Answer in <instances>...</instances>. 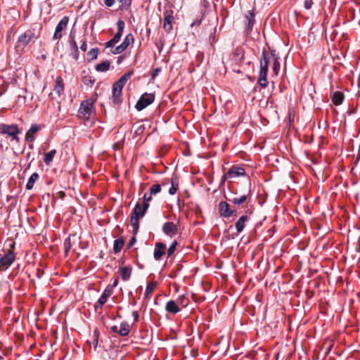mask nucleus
<instances>
[{
  "label": "nucleus",
  "instance_id": "1",
  "mask_svg": "<svg viewBox=\"0 0 360 360\" xmlns=\"http://www.w3.org/2000/svg\"><path fill=\"white\" fill-rule=\"evenodd\" d=\"M273 58L272 70L275 75H278L280 70V63L278 57L276 53L275 50H272L271 53H269L265 49L262 51V58L260 61V70L258 78V84L262 87L265 88L268 85V81L266 75L269 70V64L270 58Z\"/></svg>",
  "mask_w": 360,
  "mask_h": 360
},
{
  "label": "nucleus",
  "instance_id": "2",
  "mask_svg": "<svg viewBox=\"0 0 360 360\" xmlns=\"http://www.w3.org/2000/svg\"><path fill=\"white\" fill-rule=\"evenodd\" d=\"M149 207V204H140L137 202L131 212V224L133 227L134 234H136L139 229V219L142 218L146 213Z\"/></svg>",
  "mask_w": 360,
  "mask_h": 360
},
{
  "label": "nucleus",
  "instance_id": "3",
  "mask_svg": "<svg viewBox=\"0 0 360 360\" xmlns=\"http://www.w3.org/2000/svg\"><path fill=\"white\" fill-rule=\"evenodd\" d=\"M19 133L20 130L17 124H0V134H6L11 136L12 140L18 142Z\"/></svg>",
  "mask_w": 360,
  "mask_h": 360
},
{
  "label": "nucleus",
  "instance_id": "4",
  "mask_svg": "<svg viewBox=\"0 0 360 360\" xmlns=\"http://www.w3.org/2000/svg\"><path fill=\"white\" fill-rule=\"evenodd\" d=\"M94 101L92 99H87L83 101L79 106L78 113L79 116L89 119L93 113Z\"/></svg>",
  "mask_w": 360,
  "mask_h": 360
},
{
  "label": "nucleus",
  "instance_id": "5",
  "mask_svg": "<svg viewBox=\"0 0 360 360\" xmlns=\"http://www.w3.org/2000/svg\"><path fill=\"white\" fill-rule=\"evenodd\" d=\"M154 100L155 95L153 94L144 93L138 100L135 108L138 111H141L153 103Z\"/></svg>",
  "mask_w": 360,
  "mask_h": 360
},
{
  "label": "nucleus",
  "instance_id": "6",
  "mask_svg": "<svg viewBox=\"0 0 360 360\" xmlns=\"http://www.w3.org/2000/svg\"><path fill=\"white\" fill-rule=\"evenodd\" d=\"M32 30H27L25 33L19 36L18 39V46H26L30 41H34L38 38Z\"/></svg>",
  "mask_w": 360,
  "mask_h": 360
},
{
  "label": "nucleus",
  "instance_id": "7",
  "mask_svg": "<svg viewBox=\"0 0 360 360\" xmlns=\"http://www.w3.org/2000/svg\"><path fill=\"white\" fill-rule=\"evenodd\" d=\"M134 41V37L132 34H128L124 39V41L121 44L111 50V53L114 55H117L122 53L125 49L130 45V44Z\"/></svg>",
  "mask_w": 360,
  "mask_h": 360
},
{
  "label": "nucleus",
  "instance_id": "8",
  "mask_svg": "<svg viewBox=\"0 0 360 360\" xmlns=\"http://www.w3.org/2000/svg\"><path fill=\"white\" fill-rule=\"evenodd\" d=\"M15 255L13 250H8L7 253L0 258V269H7L14 262Z\"/></svg>",
  "mask_w": 360,
  "mask_h": 360
},
{
  "label": "nucleus",
  "instance_id": "9",
  "mask_svg": "<svg viewBox=\"0 0 360 360\" xmlns=\"http://www.w3.org/2000/svg\"><path fill=\"white\" fill-rule=\"evenodd\" d=\"M68 22H69V18L68 16H64L62 18V19L59 21V22L56 25V30H55V32H54V34L53 36V40L60 39L62 37V36H63L62 32L66 29Z\"/></svg>",
  "mask_w": 360,
  "mask_h": 360
},
{
  "label": "nucleus",
  "instance_id": "10",
  "mask_svg": "<svg viewBox=\"0 0 360 360\" xmlns=\"http://www.w3.org/2000/svg\"><path fill=\"white\" fill-rule=\"evenodd\" d=\"M123 86L115 82L112 86V103L115 105H118L122 101Z\"/></svg>",
  "mask_w": 360,
  "mask_h": 360
},
{
  "label": "nucleus",
  "instance_id": "11",
  "mask_svg": "<svg viewBox=\"0 0 360 360\" xmlns=\"http://www.w3.org/2000/svg\"><path fill=\"white\" fill-rule=\"evenodd\" d=\"M79 242V238L76 233L70 234L64 241L65 253L67 255L71 248Z\"/></svg>",
  "mask_w": 360,
  "mask_h": 360
},
{
  "label": "nucleus",
  "instance_id": "12",
  "mask_svg": "<svg viewBox=\"0 0 360 360\" xmlns=\"http://www.w3.org/2000/svg\"><path fill=\"white\" fill-rule=\"evenodd\" d=\"M162 231L165 235L172 237L173 236H175L177 234L178 228H177V226L174 223H173L172 221H167L163 224Z\"/></svg>",
  "mask_w": 360,
  "mask_h": 360
},
{
  "label": "nucleus",
  "instance_id": "13",
  "mask_svg": "<svg viewBox=\"0 0 360 360\" xmlns=\"http://www.w3.org/2000/svg\"><path fill=\"white\" fill-rule=\"evenodd\" d=\"M112 294V288L110 285L107 286L95 305L96 309H97L98 307L102 308L103 305L106 302L108 298Z\"/></svg>",
  "mask_w": 360,
  "mask_h": 360
},
{
  "label": "nucleus",
  "instance_id": "14",
  "mask_svg": "<svg viewBox=\"0 0 360 360\" xmlns=\"http://www.w3.org/2000/svg\"><path fill=\"white\" fill-rule=\"evenodd\" d=\"M229 178H236L238 176H243L245 175V170L243 167L233 165L227 172Z\"/></svg>",
  "mask_w": 360,
  "mask_h": 360
},
{
  "label": "nucleus",
  "instance_id": "15",
  "mask_svg": "<svg viewBox=\"0 0 360 360\" xmlns=\"http://www.w3.org/2000/svg\"><path fill=\"white\" fill-rule=\"evenodd\" d=\"M166 245L163 243L159 242L155 244L153 256L155 260L161 259L165 254Z\"/></svg>",
  "mask_w": 360,
  "mask_h": 360
},
{
  "label": "nucleus",
  "instance_id": "16",
  "mask_svg": "<svg viewBox=\"0 0 360 360\" xmlns=\"http://www.w3.org/2000/svg\"><path fill=\"white\" fill-rule=\"evenodd\" d=\"M245 19L247 21V25L245 27V32L247 34H250L252 30L253 25L255 24V13L252 11H248L247 15H245Z\"/></svg>",
  "mask_w": 360,
  "mask_h": 360
},
{
  "label": "nucleus",
  "instance_id": "17",
  "mask_svg": "<svg viewBox=\"0 0 360 360\" xmlns=\"http://www.w3.org/2000/svg\"><path fill=\"white\" fill-rule=\"evenodd\" d=\"M40 129L41 127L39 125L37 124H32L25 134V140L29 142H32L34 140V134L38 132Z\"/></svg>",
  "mask_w": 360,
  "mask_h": 360
},
{
  "label": "nucleus",
  "instance_id": "18",
  "mask_svg": "<svg viewBox=\"0 0 360 360\" xmlns=\"http://www.w3.org/2000/svg\"><path fill=\"white\" fill-rule=\"evenodd\" d=\"M173 11L170 14H167L164 18L163 29L166 32H170L173 28L172 22L174 20Z\"/></svg>",
  "mask_w": 360,
  "mask_h": 360
},
{
  "label": "nucleus",
  "instance_id": "19",
  "mask_svg": "<svg viewBox=\"0 0 360 360\" xmlns=\"http://www.w3.org/2000/svg\"><path fill=\"white\" fill-rule=\"evenodd\" d=\"M230 205L226 201H221L219 203V214L224 218H229V213L230 211Z\"/></svg>",
  "mask_w": 360,
  "mask_h": 360
},
{
  "label": "nucleus",
  "instance_id": "20",
  "mask_svg": "<svg viewBox=\"0 0 360 360\" xmlns=\"http://www.w3.org/2000/svg\"><path fill=\"white\" fill-rule=\"evenodd\" d=\"M165 310L169 313L175 314L179 312L181 309H180L176 301L169 300L166 304Z\"/></svg>",
  "mask_w": 360,
  "mask_h": 360
},
{
  "label": "nucleus",
  "instance_id": "21",
  "mask_svg": "<svg viewBox=\"0 0 360 360\" xmlns=\"http://www.w3.org/2000/svg\"><path fill=\"white\" fill-rule=\"evenodd\" d=\"M248 220V217L246 215L241 216L236 222L235 226L237 232L239 233L242 232L245 226V223Z\"/></svg>",
  "mask_w": 360,
  "mask_h": 360
},
{
  "label": "nucleus",
  "instance_id": "22",
  "mask_svg": "<svg viewBox=\"0 0 360 360\" xmlns=\"http://www.w3.org/2000/svg\"><path fill=\"white\" fill-rule=\"evenodd\" d=\"M345 98V96L342 92L335 91L332 96V102L335 105H340L342 103Z\"/></svg>",
  "mask_w": 360,
  "mask_h": 360
},
{
  "label": "nucleus",
  "instance_id": "23",
  "mask_svg": "<svg viewBox=\"0 0 360 360\" xmlns=\"http://www.w3.org/2000/svg\"><path fill=\"white\" fill-rule=\"evenodd\" d=\"M124 245V240L123 238H119L114 241L113 250L115 254L120 252Z\"/></svg>",
  "mask_w": 360,
  "mask_h": 360
},
{
  "label": "nucleus",
  "instance_id": "24",
  "mask_svg": "<svg viewBox=\"0 0 360 360\" xmlns=\"http://www.w3.org/2000/svg\"><path fill=\"white\" fill-rule=\"evenodd\" d=\"M171 187L169 189V193L170 195H174L176 193V191L179 188V184H178V178L176 176L173 175L171 179Z\"/></svg>",
  "mask_w": 360,
  "mask_h": 360
},
{
  "label": "nucleus",
  "instance_id": "25",
  "mask_svg": "<svg viewBox=\"0 0 360 360\" xmlns=\"http://www.w3.org/2000/svg\"><path fill=\"white\" fill-rule=\"evenodd\" d=\"M39 176L37 172H34L30 177L29 178L27 184H26V189L27 190H31L32 189L34 183L38 180Z\"/></svg>",
  "mask_w": 360,
  "mask_h": 360
},
{
  "label": "nucleus",
  "instance_id": "26",
  "mask_svg": "<svg viewBox=\"0 0 360 360\" xmlns=\"http://www.w3.org/2000/svg\"><path fill=\"white\" fill-rule=\"evenodd\" d=\"M120 6L119 10L122 11H127L131 8L132 0H117Z\"/></svg>",
  "mask_w": 360,
  "mask_h": 360
},
{
  "label": "nucleus",
  "instance_id": "27",
  "mask_svg": "<svg viewBox=\"0 0 360 360\" xmlns=\"http://www.w3.org/2000/svg\"><path fill=\"white\" fill-rule=\"evenodd\" d=\"M129 333V325L127 322H122L120 324V329L118 330V334L120 336H127Z\"/></svg>",
  "mask_w": 360,
  "mask_h": 360
},
{
  "label": "nucleus",
  "instance_id": "28",
  "mask_svg": "<svg viewBox=\"0 0 360 360\" xmlns=\"http://www.w3.org/2000/svg\"><path fill=\"white\" fill-rule=\"evenodd\" d=\"M110 62L105 60L96 65V70L98 72H106L110 69Z\"/></svg>",
  "mask_w": 360,
  "mask_h": 360
},
{
  "label": "nucleus",
  "instance_id": "29",
  "mask_svg": "<svg viewBox=\"0 0 360 360\" xmlns=\"http://www.w3.org/2000/svg\"><path fill=\"white\" fill-rule=\"evenodd\" d=\"M121 277L123 281L129 279L131 274V268L128 266H123L121 268Z\"/></svg>",
  "mask_w": 360,
  "mask_h": 360
},
{
  "label": "nucleus",
  "instance_id": "30",
  "mask_svg": "<svg viewBox=\"0 0 360 360\" xmlns=\"http://www.w3.org/2000/svg\"><path fill=\"white\" fill-rule=\"evenodd\" d=\"M64 89V85L61 77H57L56 84L54 86V91L58 96H60Z\"/></svg>",
  "mask_w": 360,
  "mask_h": 360
},
{
  "label": "nucleus",
  "instance_id": "31",
  "mask_svg": "<svg viewBox=\"0 0 360 360\" xmlns=\"http://www.w3.org/2000/svg\"><path fill=\"white\" fill-rule=\"evenodd\" d=\"M229 202L236 205H240L247 200V195H243L239 198H226Z\"/></svg>",
  "mask_w": 360,
  "mask_h": 360
},
{
  "label": "nucleus",
  "instance_id": "32",
  "mask_svg": "<svg viewBox=\"0 0 360 360\" xmlns=\"http://www.w3.org/2000/svg\"><path fill=\"white\" fill-rule=\"evenodd\" d=\"M56 153V150L53 149L45 154L44 161L46 165H49L52 162Z\"/></svg>",
  "mask_w": 360,
  "mask_h": 360
},
{
  "label": "nucleus",
  "instance_id": "33",
  "mask_svg": "<svg viewBox=\"0 0 360 360\" xmlns=\"http://www.w3.org/2000/svg\"><path fill=\"white\" fill-rule=\"evenodd\" d=\"M132 75V72H127L124 73L117 82L116 83L120 84L124 87L125 84L127 83V80L131 77Z\"/></svg>",
  "mask_w": 360,
  "mask_h": 360
},
{
  "label": "nucleus",
  "instance_id": "34",
  "mask_svg": "<svg viewBox=\"0 0 360 360\" xmlns=\"http://www.w3.org/2000/svg\"><path fill=\"white\" fill-rule=\"evenodd\" d=\"M176 301L178 305L181 306L182 307H187L189 303L188 298L185 295L179 296Z\"/></svg>",
  "mask_w": 360,
  "mask_h": 360
},
{
  "label": "nucleus",
  "instance_id": "35",
  "mask_svg": "<svg viewBox=\"0 0 360 360\" xmlns=\"http://www.w3.org/2000/svg\"><path fill=\"white\" fill-rule=\"evenodd\" d=\"M99 53L98 48L91 49L88 53L87 56L89 57V60H95L97 58Z\"/></svg>",
  "mask_w": 360,
  "mask_h": 360
},
{
  "label": "nucleus",
  "instance_id": "36",
  "mask_svg": "<svg viewBox=\"0 0 360 360\" xmlns=\"http://www.w3.org/2000/svg\"><path fill=\"white\" fill-rule=\"evenodd\" d=\"M70 37L71 39V40L70 41L71 51H77L78 46H77V44L76 41L75 40V34H72V32H70Z\"/></svg>",
  "mask_w": 360,
  "mask_h": 360
},
{
  "label": "nucleus",
  "instance_id": "37",
  "mask_svg": "<svg viewBox=\"0 0 360 360\" xmlns=\"http://www.w3.org/2000/svg\"><path fill=\"white\" fill-rule=\"evenodd\" d=\"M82 82L86 85L92 86L95 82V79L91 75H86L82 77Z\"/></svg>",
  "mask_w": 360,
  "mask_h": 360
},
{
  "label": "nucleus",
  "instance_id": "38",
  "mask_svg": "<svg viewBox=\"0 0 360 360\" xmlns=\"http://www.w3.org/2000/svg\"><path fill=\"white\" fill-rule=\"evenodd\" d=\"M150 195H155L161 191V186L160 184L153 185L149 190Z\"/></svg>",
  "mask_w": 360,
  "mask_h": 360
},
{
  "label": "nucleus",
  "instance_id": "39",
  "mask_svg": "<svg viewBox=\"0 0 360 360\" xmlns=\"http://www.w3.org/2000/svg\"><path fill=\"white\" fill-rule=\"evenodd\" d=\"M176 245H177V242L176 240L173 241L167 250V257H171L174 254V252L176 250Z\"/></svg>",
  "mask_w": 360,
  "mask_h": 360
},
{
  "label": "nucleus",
  "instance_id": "40",
  "mask_svg": "<svg viewBox=\"0 0 360 360\" xmlns=\"http://www.w3.org/2000/svg\"><path fill=\"white\" fill-rule=\"evenodd\" d=\"M125 23L124 22L120 19L117 22V32L123 33L124 29Z\"/></svg>",
  "mask_w": 360,
  "mask_h": 360
},
{
  "label": "nucleus",
  "instance_id": "41",
  "mask_svg": "<svg viewBox=\"0 0 360 360\" xmlns=\"http://www.w3.org/2000/svg\"><path fill=\"white\" fill-rule=\"evenodd\" d=\"M155 285H148L146 286V292L144 293V297L145 298H148V297L149 296L150 294H151L154 290V288H155Z\"/></svg>",
  "mask_w": 360,
  "mask_h": 360
},
{
  "label": "nucleus",
  "instance_id": "42",
  "mask_svg": "<svg viewBox=\"0 0 360 360\" xmlns=\"http://www.w3.org/2000/svg\"><path fill=\"white\" fill-rule=\"evenodd\" d=\"M152 196L153 195H150V193H146L143 195V204H149V202L152 200Z\"/></svg>",
  "mask_w": 360,
  "mask_h": 360
},
{
  "label": "nucleus",
  "instance_id": "43",
  "mask_svg": "<svg viewBox=\"0 0 360 360\" xmlns=\"http://www.w3.org/2000/svg\"><path fill=\"white\" fill-rule=\"evenodd\" d=\"M145 129L146 128L143 124L139 125L135 130L134 135L136 136L141 135L144 131Z\"/></svg>",
  "mask_w": 360,
  "mask_h": 360
},
{
  "label": "nucleus",
  "instance_id": "44",
  "mask_svg": "<svg viewBox=\"0 0 360 360\" xmlns=\"http://www.w3.org/2000/svg\"><path fill=\"white\" fill-rule=\"evenodd\" d=\"M160 71H161L160 68H157L154 69L151 74V79L154 80L156 78V77L159 75Z\"/></svg>",
  "mask_w": 360,
  "mask_h": 360
},
{
  "label": "nucleus",
  "instance_id": "45",
  "mask_svg": "<svg viewBox=\"0 0 360 360\" xmlns=\"http://www.w3.org/2000/svg\"><path fill=\"white\" fill-rule=\"evenodd\" d=\"M313 5L312 0H305L304 2V6L306 9L309 10L311 8Z\"/></svg>",
  "mask_w": 360,
  "mask_h": 360
},
{
  "label": "nucleus",
  "instance_id": "46",
  "mask_svg": "<svg viewBox=\"0 0 360 360\" xmlns=\"http://www.w3.org/2000/svg\"><path fill=\"white\" fill-rule=\"evenodd\" d=\"M117 43L112 39H111L110 40H109L108 41H107L105 44V46L106 48H112L115 46V44H116Z\"/></svg>",
  "mask_w": 360,
  "mask_h": 360
},
{
  "label": "nucleus",
  "instance_id": "47",
  "mask_svg": "<svg viewBox=\"0 0 360 360\" xmlns=\"http://www.w3.org/2000/svg\"><path fill=\"white\" fill-rule=\"evenodd\" d=\"M122 36V34L120 32H117L115 34V36L112 38L116 43H118Z\"/></svg>",
  "mask_w": 360,
  "mask_h": 360
},
{
  "label": "nucleus",
  "instance_id": "48",
  "mask_svg": "<svg viewBox=\"0 0 360 360\" xmlns=\"http://www.w3.org/2000/svg\"><path fill=\"white\" fill-rule=\"evenodd\" d=\"M115 0H104V4L107 7H111L115 4Z\"/></svg>",
  "mask_w": 360,
  "mask_h": 360
},
{
  "label": "nucleus",
  "instance_id": "49",
  "mask_svg": "<svg viewBox=\"0 0 360 360\" xmlns=\"http://www.w3.org/2000/svg\"><path fill=\"white\" fill-rule=\"evenodd\" d=\"M71 53H70V56L75 59V60H77L78 58H79V50H77V51H71Z\"/></svg>",
  "mask_w": 360,
  "mask_h": 360
},
{
  "label": "nucleus",
  "instance_id": "50",
  "mask_svg": "<svg viewBox=\"0 0 360 360\" xmlns=\"http://www.w3.org/2000/svg\"><path fill=\"white\" fill-rule=\"evenodd\" d=\"M80 49L82 51L85 52L87 49V44H86V40H83L82 41V43L81 44V46H80Z\"/></svg>",
  "mask_w": 360,
  "mask_h": 360
},
{
  "label": "nucleus",
  "instance_id": "51",
  "mask_svg": "<svg viewBox=\"0 0 360 360\" xmlns=\"http://www.w3.org/2000/svg\"><path fill=\"white\" fill-rule=\"evenodd\" d=\"M132 316L134 317V322H136L139 321V312L137 311H134L132 312Z\"/></svg>",
  "mask_w": 360,
  "mask_h": 360
},
{
  "label": "nucleus",
  "instance_id": "52",
  "mask_svg": "<svg viewBox=\"0 0 360 360\" xmlns=\"http://www.w3.org/2000/svg\"><path fill=\"white\" fill-rule=\"evenodd\" d=\"M238 214V212H237V210H230L229 211V217H236Z\"/></svg>",
  "mask_w": 360,
  "mask_h": 360
},
{
  "label": "nucleus",
  "instance_id": "53",
  "mask_svg": "<svg viewBox=\"0 0 360 360\" xmlns=\"http://www.w3.org/2000/svg\"><path fill=\"white\" fill-rule=\"evenodd\" d=\"M135 242H136V238H135V236H133L130 239V240H129V242L128 243V245H127L128 248H130L131 247H132L134 245V244L135 243Z\"/></svg>",
  "mask_w": 360,
  "mask_h": 360
},
{
  "label": "nucleus",
  "instance_id": "54",
  "mask_svg": "<svg viewBox=\"0 0 360 360\" xmlns=\"http://www.w3.org/2000/svg\"><path fill=\"white\" fill-rule=\"evenodd\" d=\"M217 39H216V37H215V36H214V35H211V36L210 37V43H211L212 44H214V42H216V41H217Z\"/></svg>",
  "mask_w": 360,
  "mask_h": 360
},
{
  "label": "nucleus",
  "instance_id": "55",
  "mask_svg": "<svg viewBox=\"0 0 360 360\" xmlns=\"http://www.w3.org/2000/svg\"><path fill=\"white\" fill-rule=\"evenodd\" d=\"M98 337H96L94 341H93V345H94V349H96L97 346H98Z\"/></svg>",
  "mask_w": 360,
  "mask_h": 360
},
{
  "label": "nucleus",
  "instance_id": "56",
  "mask_svg": "<svg viewBox=\"0 0 360 360\" xmlns=\"http://www.w3.org/2000/svg\"><path fill=\"white\" fill-rule=\"evenodd\" d=\"M228 177H229V176H228L227 174H226L223 175V176L221 177V184H224L225 183V181H226V179H227V178H228Z\"/></svg>",
  "mask_w": 360,
  "mask_h": 360
},
{
  "label": "nucleus",
  "instance_id": "57",
  "mask_svg": "<svg viewBox=\"0 0 360 360\" xmlns=\"http://www.w3.org/2000/svg\"><path fill=\"white\" fill-rule=\"evenodd\" d=\"M118 328L117 326H113L112 327H111V331H112L113 333H118Z\"/></svg>",
  "mask_w": 360,
  "mask_h": 360
},
{
  "label": "nucleus",
  "instance_id": "58",
  "mask_svg": "<svg viewBox=\"0 0 360 360\" xmlns=\"http://www.w3.org/2000/svg\"><path fill=\"white\" fill-rule=\"evenodd\" d=\"M360 160V145L359 146L358 153L356 156V161H359Z\"/></svg>",
  "mask_w": 360,
  "mask_h": 360
},
{
  "label": "nucleus",
  "instance_id": "59",
  "mask_svg": "<svg viewBox=\"0 0 360 360\" xmlns=\"http://www.w3.org/2000/svg\"><path fill=\"white\" fill-rule=\"evenodd\" d=\"M177 205H178L179 209L181 208V206H182L181 205V200L179 198H178V200H177Z\"/></svg>",
  "mask_w": 360,
  "mask_h": 360
},
{
  "label": "nucleus",
  "instance_id": "60",
  "mask_svg": "<svg viewBox=\"0 0 360 360\" xmlns=\"http://www.w3.org/2000/svg\"><path fill=\"white\" fill-rule=\"evenodd\" d=\"M9 247H10V250H13L15 248V243H14V242H12V243L9 245Z\"/></svg>",
  "mask_w": 360,
  "mask_h": 360
},
{
  "label": "nucleus",
  "instance_id": "61",
  "mask_svg": "<svg viewBox=\"0 0 360 360\" xmlns=\"http://www.w3.org/2000/svg\"><path fill=\"white\" fill-rule=\"evenodd\" d=\"M119 146H120L119 143H116L114 144L113 148L115 149V150H118L119 149Z\"/></svg>",
  "mask_w": 360,
  "mask_h": 360
},
{
  "label": "nucleus",
  "instance_id": "62",
  "mask_svg": "<svg viewBox=\"0 0 360 360\" xmlns=\"http://www.w3.org/2000/svg\"><path fill=\"white\" fill-rule=\"evenodd\" d=\"M117 284H118V278H117L114 281L113 284H112V286H113V287H116V286L117 285Z\"/></svg>",
  "mask_w": 360,
  "mask_h": 360
},
{
  "label": "nucleus",
  "instance_id": "63",
  "mask_svg": "<svg viewBox=\"0 0 360 360\" xmlns=\"http://www.w3.org/2000/svg\"><path fill=\"white\" fill-rule=\"evenodd\" d=\"M34 160V158L32 159V160L30 161V162L27 165V166L25 168V170L30 169V166H31V163Z\"/></svg>",
  "mask_w": 360,
  "mask_h": 360
},
{
  "label": "nucleus",
  "instance_id": "64",
  "mask_svg": "<svg viewBox=\"0 0 360 360\" xmlns=\"http://www.w3.org/2000/svg\"><path fill=\"white\" fill-rule=\"evenodd\" d=\"M30 155H31V153H30V152H29V153H27V155H26V156H27V159H29V158H30Z\"/></svg>",
  "mask_w": 360,
  "mask_h": 360
}]
</instances>
